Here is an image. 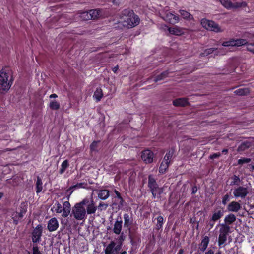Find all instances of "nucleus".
<instances>
[{
	"label": "nucleus",
	"mask_w": 254,
	"mask_h": 254,
	"mask_svg": "<svg viewBox=\"0 0 254 254\" xmlns=\"http://www.w3.org/2000/svg\"><path fill=\"white\" fill-rule=\"evenodd\" d=\"M120 22L125 27L131 28L138 25L140 22L139 17L133 11L126 9L122 12V16Z\"/></svg>",
	"instance_id": "obj_1"
},
{
	"label": "nucleus",
	"mask_w": 254,
	"mask_h": 254,
	"mask_svg": "<svg viewBox=\"0 0 254 254\" xmlns=\"http://www.w3.org/2000/svg\"><path fill=\"white\" fill-rule=\"evenodd\" d=\"M13 82V79L11 71L7 69H2L0 71V92H7Z\"/></svg>",
	"instance_id": "obj_2"
},
{
	"label": "nucleus",
	"mask_w": 254,
	"mask_h": 254,
	"mask_svg": "<svg viewBox=\"0 0 254 254\" xmlns=\"http://www.w3.org/2000/svg\"><path fill=\"white\" fill-rule=\"evenodd\" d=\"M57 213L63 212L62 216L63 217H67L71 212V205L68 201H65L62 205L59 202H56L53 205L52 209Z\"/></svg>",
	"instance_id": "obj_3"
},
{
	"label": "nucleus",
	"mask_w": 254,
	"mask_h": 254,
	"mask_svg": "<svg viewBox=\"0 0 254 254\" xmlns=\"http://www.w3.org/2000/svg\"><path fill=\"white\" fill-rule=\"evenodd\" d=\"M71 215L77 220H85L87 216L85 207L81 203V201L76 203L72 207Z\"/></svg>",
	"instance_id": "obj_4"
},
{
	"label": "nucleus",
	"mask_w": 254,
	"mask_h": 254,
	"mask_svg": "<svg viewBox=\"0 0 254 254\" xmlns=\"http://www.w3.org/2000/svg\"><path fill=\"white\" fill-rule=\"evenodd\" d=\"M201 24L204 28L208 30L216 33L222 32L224 31L218 24L211 20L203 19L201 20Z\"/></svg>",
	"instance_id": "obj_5"
},
{
	"label": "nucleus",
	"mask_w": 254,
	"mask_h": 254,
	"mask_svg": "<svg viewBox=\"0 0 254 254\" xmlns=\"http://www.w3.org/2000/svg\"><path fill=\"white\" fill-rule=\"evenodd\" d=\"M81 203L85 207L87 215H91L95 213L97 207L92 198L90 199L85 198L81 201Z\"/></svg>",
	"instance_id": "obj_6"
},
{
	"label": "nucleus",
	"mask_w": 254,
	"mask_h": 254,
	"mask_svg": "<svg viewBox=\"0 0 254 254\" xmlns=\"http://www.w3.org/2000/svg\"><path fill=\"white\" fill-rule=\"evenodd\" d=\"M230 227L226 224H221V228L219 232L220 234L218 238V245L221 246L224 244L227 240V237L230 232Z\"/></svg>",
	"instance_id": "obj_7"
},
{
	"label": "nucleus",
	"mask_w": 254,
	"mask_h": 254,
	"mask_svg": "<svg viewBox=\"0 0 254 254\" xmlns=\"http://www.w3.org/2000/svg\"><path fill=\"white\" fill-rule=\"evenodd\" d=\"M247 41L244 39H230L229 40L224 41L222 45L224 47L241 46L247 44Z\"/></svg>",
	"instance_id": "obj_8"
},
{
	"label": "nucleus",
	"mask_w": 254,
	"mask_h": 254,
	"mask_svg": "<svg viewBox=\"0 0 254 254\" xmlns=\"http://www.w3.org/2000/svg\"><path fill=\"white\" fill-rule=\"evenodd\" d=\"M19 212H14L12 215V219L15 224H17L18 220L23 217L24 214L26 212L27 209V203L23 202L20 204Z\"/></svg>",
	"instance_id": "obj_9"
},
{
	"label": "nucleus",
	"mask_w": 254,
	"mask_h": 254,
	"mask_svg": "<svg viewBox=\"0 0 254 254\" xmlns=\"http://www.w3.org/2000/svg\"><path fill=\"white\" fill-rule=\"evenodd\" d=\"M249 193V190L247 187L239 186L234 189L233 195L236 198H245Z\"/></svg>",
	"instance_id": "obj_10"
},
{
	"label": "nucleus",
	"mask_w": 254,
	"mask_h": 254,
	"mask_svg": "<svg viewBox=\"0 0 254 254\" xmlns=\"http://www.w3.org/2000/svg\"><path fill=\"white\" fill-rule=\"evenodd\" d=\"M43 228L41 225H38L33 230L32 234V240L33 242H39L41 240Z\"/></svg>",
	"instance_id": "obj_11"
},
{
	"label": "nucleus",
	"mask_w": 254,
	"mask_h": 254,
	"mask_svg": "<svg viewBox=\"0 0 254 254\" xmlns=\"http://www.w3.org/2000/svg\"><path fill=\"white\" fill-rule=\"evenodd\" d=\"M120 246L116 245V243L112 241L106 247L105 254H118L120 250Z\"/></svg>",
	"instance_id": "obj_12"
},
{
	"label": "nucleus",
	"mask_w": 254,
	"mask_h": 254,
	"mask_svg": "<svg viewBox=\"0 0 254 254\" xmlns=\"http://www.w3.org/2000/svg\"><path fill=\"white\" fill-rule=\"evenodd\" d=\"M142 160L146 163H151L153 162V153L149 149L143 150L141 152Z\"/></svg>",
	"instance_id": "obj_13"
},
{
	"label": "nucleus",
	"mask_w": 254,
	"mask_h": 254,
	"mask_svg": "<svg viewBox=\"0 0 254 254\" xmlns=\"http://www.w3.org/2000/svg\"><path fill=\"white\" fill-rule=\"evenodd\" d=\"M163 19L164 20L172 24L177 23L179 21V17L170 12L166 13L165 15L163 17Z\"/></svg>",
	"instance_id": "obj_14"
},
{
	"label": "nucleus",
	"mask_w": 254,
	"mask_h": 254,
	"mask_svg": "<svg viewBox=\"0 0 254 254\" xmlns=\"http://www.w3.org/2000/svg\"><path fill=\"white\" fill-rule=\"evenodd\" d=\"M59 227V222L57 218L54 217L50 219L47 224V229L50 232L56 231Z\"/></svg>",
	"instance_id": "obj_15"
},
{
	"label": "nucleus",
	"mask_w": 254,
	"mask_h": 254,
	"mask_svg": "<svg viewBox=\"0 0 254 254\" xmlns=\"http://www.w3.org/2000/svg\"><path fill=\"white\" fill-rule=\"evenodd\" d=\"M94 191L97 193L98 198L101 200H106L110 196V191L108 190H95Z\"/></svg>",
	"instance_id": "obj_16"
},
{
	"label": "nucleus",
	"mask_w": 254,
	"mask_h": 254,
	"mask_svg": "<svg viewBox=\"0 0 254 254\" xmlns=\"http://www.w3.org/2000/svg\"><path fill=\"white\" fill-rule=\"evenodd\" d=\"M241 209V204L238 202L234 201L230 202L227 206V210L230 212H237Z\"/></svg>",
	"instance_id": "obj_17"
},
{
	"label": "nucleus",
	"mask_w": 254,
	"mask_h": 254,
	"mask_svg": "<svg viewBox=\"0 0 254 254\" xmlns=\"http://www.w3.org/2000/svg\"><path fill=\"white\" fill-rule=\"evenodd\" d=\"M150 190L154 198H159L160 195L163 192V188H159L158 185L154 186L153 188L150 189Z\"/></svg>",
	"instance_id": "obj_18"
},
{
	"label": "nucleus",
	"mask_w": 254,
	"mask_h": 254,
	"mask_svg": "<svg viewBox=\"0 0 254 254\" xmlns=\"http://www.w3.org/2000/svg\"><path fill=\"white\" fill-rule=\"evenodd\" d=\"M122 223L123 221L122 218L120 217V219H117L115 221L113 227V232L116 234H120L122 229Z\"/></svg>",
	"instance_id": "obj_19"
},
{
	"label": "nucleus",
	"mask_w": 254,
	"mask_h": 254,
	"mask_svg": "<svg viewBox=\"0 0 254 254\" xmlns=\"http://www.w3.org/2000/svg\"><path fill=\"white\" fill-rule=\"evenodd\" d=\"M168 30L170 34L177 36L182 35L184 33L183 29L178 26L168 28Z\"/></svg>",
	"instance_id": "obj_20"
},
{
	"label": "nucleus",
	"mask_w": 254,
	"mask_h": 254,
	"mask_svg": "<svg viewBox=\"0 0 254 254\" xmlns=\"http://www.w3.org/2000/svg\"><path fill=\"white\" fill-rule=\"evenodd\" d=\"M209 242V238L208 236H205L201 241L199 249L201 252H204L208 247Z\"/></svg>",
	"instance_id": "obj_21"
},
{
	"label": "nucleus",
	"mask_w": 254,
	"mask_h": 254,
	"mask_svg": "<svg viewBox=\"0 0 254 254\" xmlns=\"http://www.w3.org/2000/svg\"><path fill=\"white\" fill-rule=\"evenodd\" d=\"M236 220V217L235 215L233 214H229L225 216L224 218V222L226 225H229L232 224L234 223Z\"/></svg>",
	"instance_id": "obj_22"
},
{
	"label": "nucleus",
	"mask_w": 254,
	"mask_h": 254,
	"mask_svg": "<svg viewBox=\"0 0 254 254\" xmlns=\"http://www.w3.org/2000/svg\"><path fill=\"white\" fill-rule=\"evenodd\" d=\"M89 15L91 19H95L101 15V11L98 9H93L89 11Z\"/></svg>",
	"instance_id": "obj_23"
},
{
	"label": "nucleus",
	"mask_w": 254,
	"mask_h": 254,
	"mask_svg": "<svg viewBox=\"0 0 254 254\" xmlns=\"http://www.w3.org/2000/svg\"><path fill=\"white\" fill-rule=\"evenodd\" d=\"M173 103L175 106H184L188 104V101L185 98H179L174 100Z\"/></svg>",
	"instance_id": "obj_24"
},
{
	"label": "nucleus",
	"mask_w": 254,
	"mask_h": 254,
	"mask_svg": "<svg viewBox=\"0 0 254 254\" xmlns=\"http://www.w3.org/2000/svg\"><path fill=\"white\" fill-rule=\"evenodd\" d=\"M234 93L239 96H245L250 93V90L248 88H242L236 90Z\"/></svg>",
	"instance_id": "obj_25"
},
{
	"label": "nucleus",
	"mask_w": 254,
	"mask_h": 254,
	"mask_svg": "<svg viewBox=\"0 0 254 254\" xmlns=\"http://www.w3.org/2000/svg\"><path fill=\"white\" fill-rule=\"evenodd\" d=\"M252 145L251 142L246 141L242 142L238 147L237 151H243L249 148H250Z\"/></svg>",
	"instance_id": "obj_26"
},
{
	"label": "nucleus",
	"mask_w": 254,
	"mask_h": 254,
	"mask_svg": "<svg viewBox=\"0 0 254 254\" xmlns=\"http://www.w3.org/2000/svg\"><path fill=\"white\" fill-rule=\"evenodd\" d=\"M179 12L183 18L187 20L190 21L193 19L192 15L187 11L184 10H180Z\"/></svg>",
	"instance_id": "obj_27"
},
{
	"label": "nucleus",
	"mask_w": 254,
	"mask_h": 254,
	"mask_svg": "<svg viewBox=\"0 0 254 254\" xmlns=\"http://www.w3.org/2000/svg\"><path fill=\"white\" fill-rule=\"evenodd\" d=\"M247 6V3L245 1L236 2L233 3L232 9H237L243 8Z\"/></svg>",
	"instance_id": "obj_28"
},
{
	"label": "nucleus",
	"mask_w": 254,
	"mask_h": 254,
	"mask_svg": "<svg viewBox=\"0 0 254 254\" xmlns=\"http://www.w3.org/2000/svg\"><path fill=\"white\" fill-rule=\"evenodd\" d=\"M103 96V94L102 89L100 88H97L95 91L93 95V97L96 99L97 102H99L100 101Z\"/></svg>",
	"instance_id": "obj_29"
},
{
	"label": "nucleus",
	"mask_w": 254,
	"mask_h": 254,
	"mask_svg": "<svg viewBox=\"0 0 254 254\" xmlns=\"http://www.w3.org/2000/svg\"><path fill=\"white\" fill-rule=\"evenodd\" d=\"M43 183L41 179L39 176L37 177L36 183V191L37 193L41 192L43 190Z\"/></svg>",
	"instance_id": "obj_30"
},
{
	"label": "nucleus",
	"mask_w": 254,
	"mask_h": 254,
	"mask_svg": "<svg viewBox=\"0 0 254 254\" xmlns=\"http://www.w3.org/2000/svg\"><path fill=\"white\" fill-rule=\"evenodd\" d=\"M49 107L52 110H58L60 108V104L59 102L56 100H51L49 103Z\"/></svg>",
	"instance_id": "obj_31"
},
{
	"label": "nucleus",
	"mask_w": 254,
	"mask_h": 254,
	"mask_svg": "<svg viewBox=\"0 0 254 254\" xmlns=\"http://www.w3.org/2000/svg\"><path fill=\"white\" fill-rule=\"evenodd\" d=\"M87 183L86 182H82L80 183H77V184L75 185H73L69 187V190H73L77 189L79 188H86L87 187Z\"/></svg>",
	"instance_id": "obj_32"
},
{
	"label": "nucleus",
	"mask_w": 254,
	"mask_h": 254,
	"mask_svg": "<svg viewBox=\"0 0 254 254\" xmlns=\"http://www.w3.org/2000/svg\"><path fill=\"white\" fill-rule=\"evenodd\" d=\"M169 74V72L168 71H165L162 72L160 74L157 76L154 79V82H157L159 81L162 80L166 78Z\"/></svg>",
	"instance_id": "obj_33"
},
{
	"label": "nucleus",
	"mask_w": 254,
	"mask_h": 254,
	"mask_svg": "<svg viewBox=\"0 0 254 254\" xmlns=\"http://www.w3.org/2000/svg\"><path fill=\"white\" fill-rule=\"evenodd\" d=\"M223 215V212L222 210H218L215 211L212 217V220L213 221H216L219 220Z\"/></svg>",
	"instance_id": "obj_34"
},
{
	"label": "nucleus",
	"mask_w": 254,
	"mask_h": 254,
	"mask_svg": "<svg viewBox=\"0 0 254 254\" xmlns=\"http://www.w3.org/2000/svg\"><path fill=\"white\" fill-rule=\"evenodd\" d=\"M220 2L226 8L228 9H232L233 3L230 0H220Z\"/></svg>",
	"instance_id": "obj_35"
},
{
	"label": "nucleus",
	"mask_w": 254,
	"mask_h": 254,
	"mask_svg": "<svg viewBox=\"0 0 254 254\" xmlns=\"http://www.w3.org/2000/svg\"><path fill=\"white\" fill-rule=\"evenodd\" d=\"M69 163L67 160H64L61 164V167L59 170V173L63 174L65 170L68 167Z\"/></svg>",
	"instance_id": "obj_36"
},
{
	"label": "nucleus",
	"mask_w": 254,
	"mask_h": 254,
	"mask_svg": "<svg viewBox=\"0 0 254 254\" xmlns=\"http://www.w3.org/2000/svg\"><path fill=\"white\" fill-rule=\"evenodd\" d=\"M124 227H128L131 224V221L130 220V218L128 214H125L124 215Z\"/></svg>",
	"instance_id": "obj_37"
},
{
	"label": "nucleus",
	"mask_w": 254,
	"mask_h": 254,
	"mask_svg": "<svg viewBox=\"0 0 254 254\" xmlns=\"http://www.w3.org/2000/svg\"><path fill=\"white\" fill-rule=\"evenodd\" d=\"M169 164L167 163L162 161L159 167V171L160 173H164L167 169Z\"/></svg>",
	"instance_id": "obj_38"
},
{
	"label": "nucleus",
	"mask_w": 254,
	"mask_h": 254,
	"mask_svg": "<svg viewBox=\"0 0 254 254\" xmlns=\"http://www.w3.org/2000/svg\"><path fill=\"white\" fill-rule=\"evenodd\" d=\"M173 152L172 151H169L165 154L162 161L169 164L171 159L173 156Z\"/></svg>",
	"instance_id": "obj_39"
},
{
	"label": "nucleus",
	"mask_w": 254,
	"mask_h": 254,
	"mask_svg": "<svg viewBox=\"0 0 254 254\" xmlns=\"http://www.w3.org/2000/svg\"><path fill=\"white\" fill-rule=\"evenodd\" d=\"M157 185V184L155 180L152 176L150 175L148 178V187L150 188V189L152 188H153L154 186H156Z\"/></svg>",
	"instance_id": "obj_40"
},
{
	"label": "nucleus",
	"mask_w": 254,
	"mask_h": 254,
	"mask_svg": "<svg viewBox=\"0 0 254 254\" xmlns=\"http://www.w3.org/2000/svg\"><path fill=\"white\" fill-rule=\"evenodd\" d=\"M80 16L83 20H88L91 19L90 15H89V11L82 12L80 14Z\"/></svg>",
	"instance_id": "obj_41"
},
{
	"label": "nucleus",
	"mask_w": 254,
	"mask_h": 254,
	"mask_svg": "<svg viewBox=\"0 0 254 254\" xmlns=\"http://www.w3.org/2000/svg\"><path fill=\"white\" fill-rule=\"evenodd\" d=\"M157 222L156 224V226L158 229H160L162 227V226L163 224V218L161 216H159L157 218Z\"/></svg>",
	"instance_id": "obj_42"
},
{
	"label": "nucleus",
	"mask_w": 254,
	"mask_h": 254,
	"mask_svg": "<svg viewBox=\"0 0 254 254\" xmlns=\"http://www.w3.org/2000/svg\"><path fill=\"white\" fill-rule=\"evenodd\" d=\"M247 49L248 51L254 54V43H247Z\"/></svg>",
	"instance_id": "obj_43"
},
{
	"label": "nucleus",
	"mask_w": 254,
	"mask_h": 254,
	"mask_svg": "<svg viewBox=\"0 0 254 254\" xmlns=\"http://www.w3.org/2000/svg\"><path fill=\"white\" fill-rule=\"evenodd\" d=\"M251 161V159L250 158H243L240 159L238 160V164L240 165H242L244 163H248L250 162Z\"/></svg>",
	"instance_id": "obj_44"
},
{
	"label": "nucleus",
	"mask_w": 254,
	"mask_h": 254,
	"mask_svg": "<svg viewBox=\"0 0 254 254\" xmlns=\"http://www.w3.org/2000/svg\"><path fill=\"white\" fill-rule=\"evenodd\" d=\"M233 181L231 183V185H238L239 184L240 180L239 177L234 175L233 177Z\"/></svg>",
	"instance_id": "obj_45"
},
{
	"label": "nucleus",
	"mask_w": 254,
	"mask_h": 254,
	"mask_svg": "<svg viewBox=\"0 0 254 254\" xmlns=\"http://www.w3.org/2000/svg\"><path fill=\"white\" fill-rule=\"evenodd\" d=\"M108 207V204L101 202L99 204L97 208L100 211L105 210Z\"/></svg>",
	"instance_id": "obj_46"
},
{
	"label": "nucleus",
	"mask_w": 254,
	"mask_h": 254,
	"mask_svg": "<svg viewBox=\"0 0 254 254\" xmlns=\"http://www.w3.org/2000/svg\"><path fill=\"white\" fill-rule=\"evenodd\" d=\"M216 49H214V48L207 49L204 51V52L203 53V55L204 56H207L210 54H212Z\"/></svg>",
	"instance_id": "obj_47"
},
{
	"label": "nucleus",
	"mask_w": 254,
	"mask_h": 254,
	"mask_svg": "<svg viewBox=\"0 0 254 254\" xmlns=\"http://www.w3.org/2000/svg\"><path fill=\"white\" fill-rule=\"evenodd\" d=\"M32 253L33 254H42L37 246H33L32 248Z\"/></svg>",
	"instance_id": "obj_48"
},
{
	"label": "nucleus",
	"mask_w": 254,
	"mask_h": 254,
	"mask_svg": "<svg viewBox=\"0 0 254 254\" xmlns=\"http://www.w3.org/2000/svg\"><path fill=\"white\" fill-rule=\"evenodd\" d=\"M229 201V196L228 194L224 195L222 199V203L224 205H226L227 203Z\"/></svg>",
	"instance_id": "obj_49"
},
{
	"label": "nucleus",
	"mask_w": 254,
	"mask_h": 254,
	"mask_svg": "<svg viewBox=\"0 0 254 254\" xmlns=\"http://www.w3.org/2000/svg\"><path fill=\"white\" fill-rule=\"evenodd\" d=\"M98 142L97 141H93L91 144L90 145V149L91 150H95L97 146Z\"/></svg>",
	"instance_id": "obj_50"
},
{
	"label": "nucleus",
	"mask_w": 254,
	"mask_h": 254,
	"mask_svg": "<svg viewBox=\"0 0 254 254\" xmlns=\"http://www.w3.org/2000/svg\"><path fill=\"white\" fill-rule=\"evenodd\" d=\"M220 156H221V153H214L213 154L211 155L210 156V158L212 159H215V158H218Z\"/></svg>",
	"instance_id": "obj_51"
},
{
	"label": "nucleus",
	"mask_w": 254,
	"mask_h": 254,
	"mask_svg": "<svg viewBox=\"0 0 254 254\" xmlns=\"http://www.w3.org/2000/svg\"><path fill=\"white\" fill-rule=\"evenodd\" d=\"M115 193H116V195H117V197L119 198V199H121V194L120 193H119V192L118 191H117V190H115L114 191Z\"/></svg>",
	"instance_id": "obj_52"
},
{
	"label": "nucleus",
	"mask_w": 254,
	"mask_h": 254,
	"mask_svg": "<svg viewBox=\"0 0 254 254\" xmlns=\"http://www.w3.org/2000/svg\"><path fill=\"white\" fill-rule=\"evenodd\" d=\"M197 191V188L196 187H193L192 189V193L195 194Z\"/></svg>",
	"instance_id": "obj_53"
},
{
	"label": "nucleus",
	"mask_w": 254,
	"mask_h": 254,
	"mask_svg": "<svg viewBox=\"0 0 254 254\" xmlns=\"http://www.w3.org/2000/svg\"><path fill=\"white\" fill-rule=\"evenodd\" d=\"M58 97V96L56 94H52L49 96L50 98H56Z\"/></svg>",
	"instance_id": "obj_54"
},
{
	"label": "nucleus",
	"mask_w": 254,
	"mask_h": 254,
	"mask_svg": "<svg viewBox=\"0 0 254 254\" xmlns=\"http://www.w3.org/2000/svg\"><path fill=\"white\" fill-rule=\"evenodd\" d=\"M215 222V221H213L212 220L209 222V225H210L211 228L214 226Z\"/></svg>",
	"instance_id": "obj_55"
},
{
	"label": "nucleus",
	"mask_w": 254,
	"mask_h": 254,
	"mask_svg": "<svg viewBox=\"0 0 254 254\" xmlns=\"http://www.w3.org/2000/svg\"><path fill=\"white\" fill-rule=\"evenodd\" d=\"M205 254H214V252L212 250H209L206 252Z\"/></svg>",
	"instance_id": "obj_56"
},
{
	"label": "nucleus",
	"mask_w": 254,
	"mask_h": 254,
	"mask_svg": "<svg viewBox=\"0 0 254 254\" xmlns=\"http://www.w3.org/2000/svg\"><path fill=\"white\" fill-rule=\"evenodd\" d=\"M118 68H119V67L118 65L115 66L113 68V71L114 73H116V72L117 71V70H118Z\"/></svg>",
	"instance_id": "obj_57"
},
{
	"label": "nucleus",
	"mask_w": 254,
	"mask_h": 254,
	"mask_svg": "<svg viewBox=\"0 0 254 254\" xmlns=\"http://www.w3.org/2000/svg\"><path fill=\"white\" fill-rule=\"evenodd\" d=\"M120 200V204H121V205H123V202H124V200H123V199L122 197H121V199H119Z\"/></svg>",
	"instance_id": "obj_58"
},
{
	"label": "nucleus",
	"mask_w": 254,
	"mask_h": 254,
	"mask_svg": "<svg viewBox=\"0 0 254 254\" xmlns=\"http://www.w3.org/2000/svg\"><path fill=\"white\" fill-rule=\"evenodd\" d=\"M184 251L183 249L179 250L178 254H183Z\"/></svg>",
	"instance_id": "obj_59"
},
{
	"label": "nucleus",
	"mask_w": 254,
	"mask_h": 254,
	"mask_svg": "<svg viewBox=\"0 0 254 254\" xmlns=\"http://www.w3.org/2000/svg\"><path fill=\"white\" fill-rule=\"evenodd\" d=\"M222 152L224 153H227L228 152V150L227 149H223L222 150Z\"/></svg>",
	"instance_id": "obj_60"
},
{
	"label": "nucleus",
	"mask_w": 254,
	"mask_h": 254,
	"mask_svg": "<svg viewBox=\"0 0 254 254\" xmlns=\"http://www.w3.org/2000/svg\"><path fill=\"white\" fill-rule=\"evenodd\" d=\"M3 195V194L2 193H0V199L2 198Z\"/></svg>",
	"instance_id": "obj_61"
},
{
	"label": "nucleus",
	"mask_w": 254,
	"mask_h": 254,
	"mask_svg": "<svg viewBox=\"0 0 254 254\" xmlns=\"http://www.w3.org/2000/svg\"><path fill=\"white\" fill-rule=\"evenodd\" d=\"M127 254L126 251H124L122 252L120 254Z\"/></svg>",
	"instance_id": "obj_62"
},
{
	"label": "nucleus",
	"mask_w": 254,
	"mask_h": 254,
	"mask_svg": "<svg viewBox=\"0 0 254 254\" xmlns=\"http://www.w3.org/2000/svg\"><path fill=\"white\" fill-rule=\"evenodd\" d=\"M215 254H222V253L221 251H219Z\"/></svg>",
	"instance_id": "obj_63"
},
{
	"label": "nucleus",
	"mask_w": 254,
	"mask_h": 254,
	"mask_svg": "<svg viewBox=\"0 0 254 254\" xmlns=\"http://www.w3.org/2000/svg\"><path fill=\"white\" fill-rule=\"evenodd\" d=\"M252 168L254 170V166H252Z\"/></svg>",
	"instance_id": "obj_64"
}]
</instances>
